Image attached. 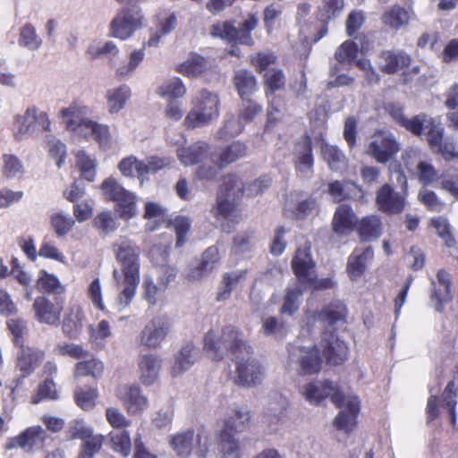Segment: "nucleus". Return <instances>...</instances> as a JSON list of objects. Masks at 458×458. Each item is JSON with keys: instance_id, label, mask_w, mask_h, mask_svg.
<instances>
[{"instance_id": "obj_44", "label": "nucleus", "mask_w": 458, "mask_h": 458, "mask_svg": "<svg viewBox=\"0 0 458 458\" xmlns=\"http://www.w3.org/2000/svg\"><path fill=\"white\" fill-rule=\"evenodd\" d=\"M217 194L240 198L243 194V184L235 174H227L224 176Z\"/></svg>"}, {"instance_id": "obj_62", "label": "nucleus", "mask_w": 458, "mask_h": 458, "mask_svg": "<svg viewBox=\"0 0 458 458\" xmlns=\"http://www.w3.org/2000/svg\"><path fill=\"white\" fill-rule=\"evenodd\" d=\"M431 225L436 228L438 235L445 241L446 246H454L455 240L450 231V225L445 218L442 216L433 218L431 220Z\"/></svg>"}, {"instance_id": "obj_42", "label": "nucleus", "mask_w": 458, "mask_h": 458, "mask_svg": "<svg viewBox=\"0 0 458 458\" xmlns=\"http://www.w3.org/2000/svg\"><path fill=\"white\" fill-rule=\"evenodd\" d=\"M121 173L125 176L138 177L141 182L146 177L145 162L140 161L134 157L123 158L119 164Z\"/></svg>"}, {"instance_id": "obj_24", "label": "nucleus", "mask_w": 458, "mask_h": 458, "mask_svg": "<svg viewBox=\"0 0 458 458\" xmlns=\"http://www.w3.org/2000/svg\"><path fill=\"white\" fill-rule=\"evenodd\" d=\"M247 146L243 142L236 140L221 148L217 152L212 153L210 155V158L212 163L217 165L218 168L224 169L230 164L245 157L247 155Z\"/></svg>"}, {"instance_id": "obj_39", "label": "nucleus", "mask_w": 458, "mask_h": 458, "mask_svg": "<svg viewBox=\"0 0 458 458\" xmlns=\"http://www.w3.org/2000/svg\"><path fill=\"white\" fill-rule=\"evenodd\" d=\"M111 448L121 454L123 456H128L131 451V437L125 429H114L109 433Z\"/></svg>"}, {"instance_id": "obj_21", "label": "nucleus", "mask_w": 458, "mask_h": 458, "mask_svg": "<svg viewBox=\"0 0 458 458\" xmlns=\"http://www.w3.org/2000/svg\"><path fill=\"white\" fill-rule=\"evenodd\" d=\"M16 368L24 376L31 375L45 358V352L30 346H18Z\"/></svg>"}, {"instance_id": "obj_49", "label": "nucleus", "mask_w": 458, "mask_h": 458, "mask_svg": "<svg viewBox=\"0 0 458 458\" xmlns=\"http://www.w3.org/2000/svg\"><path fill=\"white\" fill-rule=\"evenodd\" d=\"M93 225L99 231L103 237L114 232L117 228V223L111 211H103L93 219Z\"/></svg>"}, {"instance_id": "obj_48", "label": "nucleus", "mask_w": 458, "mask_h": 458, "mask_svg": "<svg viewBox=\"0 0 458 458\" xmlns=\"http://www.w3.org/2000/svg\"><path fill=\"white\" fill-rule=\"evenodd\" d=\"M358 54V46L351 40L344 41L335 52V62L340 64L351 65Z\"/></svg>"}, {"instance_id": "obj_38", "label": "nucleus", "mask_w": 458, "mask_h": 458, "mask_svg": "<svg viewBox=\"0 0 458 458\" xmlns=\"http://www.w3.org/2000/svg\"><path fill=\"white\" fill-rule=\"evenodd\" d=\"M246 272L243 270H235L225 273L223 276L222 286L216 295L217 301H225L231 296L233 290L236 287L241 279L245 276Z\"/></svg>"}, {"instance_id": "obj_26", "label": "nucleus", "mask_w": 458, "mask_h": 458, "mask_svg": "<svg viewBox=\"0 0 458 458\" xmlns=\"http://www.w3.org/2000/svg\"><path fill=\"white\" fill-rule=\"evenodd\" d=\"M210 146L205 141H198L187 148H179L177 157L184 165H194L203 162L208 156Z\"/></svg>"}, {"instance_id": "obj_20", "label": "nucleus", "mask_w": 458, "mask_h": 458, "mask_svg": "<svg viewBox=\"0 0 458 458\" xmlns=\"http://www.w3.org/2000/svg\"><path fill=\"white\" fill-rule=\"evenodd\" d=\"M315 263L312 260L310 248H299L292 260V267L301 284H310L315 278Z\"/></svg>"}, {"instance_id": "obj_22", "label": "nucleus", "mask_w": 458, "mask_h": 458, "mask_svg": "<svg viewBox=\"0 0 458 458\" xmlns=\"http://www.w3.org/2000/svg\"><path fill=\"white\" fill-rule=\"evenodd\" d=\"M358 225V218L352 207L346 204L339 205L332 219V230L339 236L348 235Z\"/></svg>"}, {"instance_id": "obj_16", "label": "nucleus", "mask_w": 458, "mask_h": 458, "mask_svg": "<svg viewBox=\"0 0 458 458\" xmlns=\"http://www.w3.org/2000/svg\"><path fill=\"white\" fill-rule=\"evenodd\" d=\"M210 34L226 39L229 42H236L242 45L251 46L254 41L251 31L238 27L235 28L230 21H223L213 24L210 28Z\"/></svg>"}, {"instance_id": "obj_23", "label": "nucleus", "mask_w": 458, "mask_h": 458, "mask_svg": "<svg viewBox=\"0 0 458 458\" xmlns=\"http://www.w3.org/2000/svg\"><path fill=\"white\" fill-rule=\"evenodd\" d=\"M118 396L130 414L140 413L148 406V398L141 394L138 386H121Z\"/></svg>"}, {"instance_id": "obj_40", "label": "nucleus", "mask_w": 458, "mask_h": 458, "mask_svg": "<svg viewBox=\"0 0 458 458\" xmlns=\"http://www.w3.org/2000/svg\"><path fill=\"white\" fill-rule=\"evenodd\" d=\"M344 5V0H323L318 11V17L321 21L327 23L343 13Z\"/></svg>"}, {"instance_id": "obj_60", "label": "nucleus", "mask_w": 458, "mask_h": 458, "mask_svg": "<svg viewBox=\"0 0 458 458\" xmlns=\"http://www.w3.org/2000/svg\"><path fill=\"white\" fill-rule=\"evenodd\" d=\"M454 387L456 386L454 385V382H449L447 386H445L442 397H443V405L445 408L447 409V411L449 413L450 421L453 425H455L457 420L456 411H455V406H456V400L455 396L456 394L454 392Z\"/></svg>"}, {"instance_id": "obj_55", "label": "nucleus", "mask_w": 458, "mask_h": 458, "mask_svg": "<svg viewBox=\"0 0 458 458\" xmlns=\"http://www.w3.org/2000/svg\"><path fill=\"white\" fill-rule=\"evenodd\" d=\"M301 295L302 290L299 286L289 288L281 307V312L292 316L299 309Z\"/></svg>"}, {"instance_id": "obj_57", "label": "nucleus", "mask_w": 458, "mask_h": 458, "mask_svg": "<svg viewBox=\"0 0 458 458\" xmlns=\"http://www.w3.org/2000/svg\"><path fill=\"white\" fill-rule=\"evenodd\" d=\"M40 274L41 276L37 282L40 291L54 294H60L64 292V288L56 276L46 271H41Z\"/></svg>"}, {"instance_id": "obj_5", "label": "nucleus", "mask_w": 458, "mask_h": 458, "mask_svg": "<svg viewBox=\"0 0 458 458\" xmlns=\"http://www.w3.org/2000/svg\"><path fill=\"white\" fill-rule=\"evenodd\" d=\"M192 105L184 119V125L189 129L204 127L219 116L218 96L207 89L196 94Z\"/></svg>"}, {"instance_id": "obj_1", "label": "nucleus", "mask_w": 458, "mask_h": 458, "mask_svg": "<svg viewBox=\"0 0 458 458\" xmlns=\"http://www.w3.org/2000/svg\"><path fill=\"white\" fill-rule=\"evenodd\" d=\"M204 350L214 360H220L230 352L236 364L234 383L242 387H252L264 378V369L259 362L252 358L244 360L245 355L252 352L247 344L243 334L233 326H225L221 333L209 330L204 336Z\"/></svg>"}, {"instance_id": "obj_17", "label": "nucleus", "mask_w": 458, "mask_h": 458, "mask_svg": "<svg viewBox=\"0 0 458 458\" xmlns=\"http://www.w3.org/2000/svg\"><path fill=\"white\" fill-rule=\"evenodd\" d=\"M47 438V431L40 426H33L26 428L17 437L9 438L6 449L21 448L31 451L35 445H41Z\"/></svg>"}, {"instance_id": "obj_52", "label": "nucleus", "mask_w": 458, "mask_h": 458, "mask_svg": "<svg viewBox=\"0 0 458 458\" xmlns=\"http://www.w3.org/2000/svg\"><path fill=\"white\" fill-rule=\"evenodd\" d=\"M432 124V117L426 114H419L406 120L403 126L407 131L416 136H420L426 131L427 127Z\"/></svg>"}, {"instance_id": "obj_13", "label": "nucleus", "mask_w": 458, "mask_h": 458, "mask_svg": "<svg viewBox=\"0 0 458 458\" xmlns=\"http://www.w3.org/2000/svg\"><path fill=\"white\" fill-rule=\"evenodd\" d=\"M220 254L216 246L208 247L199 259H193L187 267L186 278L199 282L208 276L219 265Z\"/></svg>"}, {"instance_id": "obj_41", "label": "nucleus", "mask_w": 458, "mask_h": 458, "mask_svg": "<svg viewBox=\"0 0 458 458\" xmlns=\"http://www.w3.org/2000/svg\"><path fill=\"white\" fill-rule=\"evenodd\" d=\"M194 431L188 429L173 437L170 444L179 456L186 457L191 452Z\"/></svg>"}, {"instance_id": "obj_32", "label": "nucleus", "mask_w": 458, "mask_h": 458, "mask_svg": "<svg viewBox=\"0 0 458 458\" xmlns=\"http://www.w3.org/2000/svg\"><path fill=\"white\" fill-rule=\"evenodd\" d=\"M233 84L242 100L248 98L257 91V81L253 73L248 70H238L233 75Z\"/></svg>"}, {"instance_id": "obj_59", "label": "nucleus", "mask_w": 458, "mask_h": 458, "mask_svg": "<svg viewBox=\"0 0 458 458\" xmlns=\"http://www.w3.org/2000/svg\"><path fill=\"white\" fill-rule=\"evenodd\" d=\"M144 47L141 49L134 50L130 54V60L128 64L122 65L116 69V75L120 79L127 78L131 76L133 71L144 59Z\"/></svg>"}, {"instance_id": "obj_51", "label": "nucleus", "mask_w": 458, "mask_h": 458, "mask_svg": "<svg viewBox=\"0 0 458 458\" xmlns=\"http://www.w3.org/2000/svg\"><path fill=\"white\" fill-rule=\"evenodd\" d=\"M261 331L266 336L275 339H283L287 334V328L283 322L275 317H268L263 320Z\"/></svg>"}, {"instance_id": "obj_27", "label": "nucleus", "mask_w": 458, "mask_h": 458, "mask_svg": "<svg viewBox=\"0 0 458 458\" xmlns=\"http://www.w3.org/2000/svg\"><path fill=\"white\" fill-rule=\"evenodd\" d=\"M199 359V350L191 342H187L174 356L172 368L173 376L176 377L189 370Z\"/></svg>"}, {"instance_id": "obj_2", "label": "nucleus", "mask_w": 458, "mask_h": 458, "mask_svg": "<svg viewBox=\"0 0 458 458\" xmlns=\"http://www.w3.org/2000/svg\"><path fill=\"white\" fill-rule=\"evenodd\" d=\"M301 394L311 404H319L327 397L337 407L343 408L334 420V426L341 431L353 430L360 412L357 396H346L331 381H313L303 386Z\"/></svg>"}, {"instance_id": "obj_35", "label": "nucleus", "mask_w": 458, "mask_h": 458, "mask_svg": "<svg viewBox=\"0 0 458 458\" xmlns=\"http://www.w3.org/2000/svg\"><path fill=\"white\" fill-rule=\"evenodd\" d=\"M85 135H90L102 148H107L111 144V134L109 127L103 123H98L94 121L86 122Z\"/></svg>"}, {"instance_id": "obj_58", "label": "nucleus", "mask_w": 458, "mask_h": 458, "mask_svg": "<svg viewBox=\"0 0 458 458\" xmlns=\"http://www.w3.org/2000/svg\"><path fill=\"white\" fill-rule=\"evenodd\" d=\"M51 224L58 236H64L72 230L75 221L69 214L60 212L51 216Z\"/></svg>"}, {"instance_id": "obj_3", "label": "nucleus", "mask_w": 458, "mask_h": 458, "mask_svg": "<svg viewBox=\"0 0 458 458\" xmlns=\"http://www.w3.org/2000/svg\"><path fill=\"white\" fill-rule=\"evenodd\" d=\"M117 261L122 265L123 274V290L119 295V305L126 308L132 301L140 284V250L134 242L127 237H120L114 243Z\"/></svg>"}, {"instance_id": "obj_64", "label": "nucleus", "mask_w": 458, "mask_h": 458, "mask_svg": "<svg viewBox=\"0 0 458 458\" xmlns=\"http://www.w3.org/2000/svg\"><path fill=\"white\" fill-rule=\"evenodd\" d=\"M81 311L78 310L75 314H71L69 317L64 318L63 322V332L65 335L70 338L77 336L81 329Z\"/></svg>"}, {"instance_id": "obj_12", "label": "nucleus", "mask_w": 458, "mask_h": 458, "mask_svg": "<svg viewBox=\"0 0 458 458\" xmlns=\"http://www.w3.org/2000/svg\"><path fill=\"white\" fill-rule=\"evenodd\" d=\"M288 353L290 362L297 364L303 375L316 374L321 369L320 351L315 345L305 347L293 344L289 346Z\"/></svg>"}, {"instance_id": "obj_14", "label": "nucleus", "mask_w": 458, "mask_h": 458, "mask_svg": "<svg viewBox=\"0 0 458 458\" xmlns=\"http://www.w3.org/2000/svg\"><path fill=\"white\" fill-rule=\"evenodd\" d=\"M237 199L217 194L216 206L212 208V213L218 221L232 222L233 225H230V223L222 224V229L225 233H230L234 227L233 225L239 222L241 216L237 208Z\"/></svg>"}, {"instance_id": "obj_6", "label": "nucleus", "mask_w": 458, "mask_h": 458, "mask_svg": "<svg viewBox=\"0 0 458 458\" xmlns=\"http://www.w3.org/2000/svg\"><path fill=\"white\" fill-rule=\"evenodd\" d=\"M144 22L145 18L140 6L136 4L123 6L118 10L110 22V35L122 40L128 39L143 28Z\"/></svg>"}, {"instance_id": "obj_33", "label": "nucleus", "mask_w": 458, "mask_h": 458, "mask_svg": "<svg viewBox=\"0 0 458 458\" xmlns=\"http://www.w3.org/2000/svg\"><path fill=\"white\" fill-rule=\"evenodd\" d=\"M382 22L391 30H398L409 24V12L399 5L391 6L381 17Z\"/></svg>"}, {"instance_id": "obj_47", "label": "nucleus", "mask_w": 458, "mask_h": 458, "mask_svg": "<svg viewBox=\"0 0 458 458\" xmlns=\"http://www.w3.org/2000/svg\"><path fill=\"white\" fill-rule=\"evenodd\" d=\"M208 68V61L199 55H191L185 61L180 67V72L187 76H199L203 73Z\"/></svg>"}, {"instance_id": "obj_9", "label": "nucleus", "mask_w": 458, "mask_h": 458, "mask_svg": "<svg viewBox=\"0 0 458 458\" xmlns=\"http://www.w3.org/2000/svg\"><path fill=\"white\" fill-rule=\"evenodd\" d=\"M106 199L115 202L121 209V217L128 220L136 214V196L126 190L115 179L109 177L101 183Z\"/></svg>"}, {"instance_id": "obj_54", "label": "nucleus", "mask_w": 458, "mask_h": 458, "mask_svg": "<svg viewBox=\"0 0 458 458\" xmlns=\"http://www.w3.org/2000/svg\"><path fill=\"white\" fill-rule=\"evenodd\" d=\"M77 165L80 167L81 176L89 182H92L96 175V162L90 158L83 150H80L77 155Z\"/></svg>"}, {"instance_id": "obj_53", "label": "nucleus", "mask_w": 458, "mask_h": 458, "mask_svg": "<svg viewBox=\"0 0 458 458\" xmlns=\"http://www.w3.org/2000/svg\"><path fill=\"white\" fill-rule=\"evenodd\" d=\"M264 78L267 97L284 87L285 78L280 69L267 70L264 74Z\"/></svg>"}, {"instance_id": "obj_36", "label": "nucleus", "mask_w": 458, "mask_h": 458, "mask_svg": "<svg viewBox=\"0 0 458 458\" xmlns=\"http://www.w3.org/2000/svg\"><path fill=\"white\" fill-rule=\"evenodd\" d=\"M323 158L327 162L329 168L335 172H341L346 167V157L335 146L323 144L321 148Z\"/></svg>"}, {"instance_id": "obj_45", "label": "nucleus", "mask_w": 458, "mask_h": 458, "mask_svg": "<svg viewBox=\"0 0 458 458\" xmlns=\"http://www.w3.org/2000/svg\"><path fill=\"white\" fill-rule=\"evenodd\" d=\"M42 44L36 33L34 26L30 23H26L20 30L19 45L30 50H37Z\"/></svg>"}, {"instance_id": "obj_61", "label": "nucleus", "mask_w": 458, "mask_h": 458, "mask_svg": "<svg viewBox=\"0 0 458 458\" xmlns=\"http://www.w3.org/2000/svg\"><path fill=\"white\" fill-rule=\"evenodd\" d=\"M263 111L262 106L253 99L244 98L239 112V116L246 124L253 121V119Z\"/></svg>"}, {"instance_id": "obj_30", "label": "nucleus", "mask_w": 458, "mask_h": 458, "mask_svg": "<svg viewBox=\"0 0 458 458\" xmlns=\"http://www.w3.org/2000/svg\"><path fill=\"white\" fill-rule=\"evenodd\" d=\"M327 192L336 203L345 199H360L363 198L361 187L351 181H334L328 184Z\"/></svg>"}, {"instance_id": "obj_25", "label": "nucleus", "mask_w": 458, "mask_h": 458, "mask_svg": "<svg viewBox=\"0 0 458 458\" xmlns=\"http://www.w3.org/2000/svg\"><path fill=\"white\" fill-rule=\"evenodd\" d=\"M162 367L161 358L153 353L140 355L139 358V369L140 381L145 386L153 385L158 378Z\"/></svg>"}, {"instance_id": "obj_34", "label": "nucleus", "mask_w": 458, "mask_h": 458, "mask_svg": "<svg viewBox=\"0 0 458 458\" xmlns=\"http://www.w3.org/2000/svg\"><path fill=\"white\" fill-rule=\"evenodd\" d=\"M359 233L362 241H373L381 234V221L377 216L363 217L359 223Z\"/></svg>"}, {"instance_id": "obj_43", "label": "nucleus", "mask_w": 458, "mask_h": 458, "mask_svg": "<svg viewBox=\"0 0 458 458\" xmlns=\"http://www.w3.org/2000/svg\"><path fill=\"white\" fill-rule=\"evenodd\" d=\"M162 98H169V99L181 98L186 94V88L181 79L175 77L163 83L157 90Z\"/></svg>"}, {"instance_id": "obj_8", "label": "nucleus", "mask_w": 458, "mask_h": 458, "mask_svg": "<svg viewBox=\"0 0 458 458\" xmlns=\"http://www.w3.org/2000/svg\"><path fill=\"white\" fill-rule=\"evenodd\" d=\"M396 181L401 185V191H396L390 184L385 183L376 193L378 210L387 215L400 214L406 206L407 178L404 174H399Z\"/></svg>"}, {"instance_id": "obj_46", "label": "nucleus", "mask_w": 458, "mask_h": 458, "mask_svg": "<svg viewBox=\"0 0 458 458\" xmlns=\"http://www.w3.org/2000/svg\"><path fill=\"white\" fill-rule=\"evenodd\" d=\"M245 123L240 116L235 118L232 115L228 118L223 127H221L216 132V139L218 140H227L229 138H233L238 136L244 129Z\"/></svg>"}, {"instance_id": "obj_10", "label": "nucleus", "mask_w": 458, "mask_h": 458, "mask_svg": "<svg viewBox=\"0 0 458 458\" xmlns=\"http://www.w3.org/2000/svg\"><path fill=\"white\" fill-rule=\"evenodd\" d=\"M237 415L242 420L240 424L235 425L233 420H225L221 430L219 446L223 458H240L241 456L240 440L236 434L247 428L250 416L243 411H238Z\"/></svg>"}, {"instance_id": "obj_31", "label": "nucleus", "mask_w": 458, "mask_h": 458, "mask_svg": "<svg viewBox=\"0 0 458 458\" xmlns=\"http://www.w3.org/2000/svg\"><path fill=\"white\" fill-rule=\"evenodd\" d=\"M296 170L304 177H310L313 172L314 158L311 140L309 137L296 145Z\"/></svg>"}, {"instance_id": "obj_11", "label": "nucleus", "mask_w": 458, "mask_h": 458, "mask_svg": "<svg viewBox=\"0 0 458 458\" xmlns=\"http://www.w3.org/2000/svg\"><path fill=\"white\" fill-rule=\"evenodd\" d=\"M172 328L170 318L166 315L153 317L142 328L139 335L140 344L151 350L161 348Z\"/></svg>"}, {"instance_id": "obj_7", "label": "nucleus", "mask_w": 458, "mask_h": 458, "mask_svg": "<svg viewBox=\"0 0 458 458\" xmlns=\"http://www.w3.org/2000/svg\"><path fill=\"white\" fill-rule=\"evenodd\" d=\"M50 131V121L46 112L36 106L26 109L23 114H17L13 121V135L17 140L26 137H37L43 131Z\"/></svg>"}, {"instance_id": "obj_63", "label": "nucleus", "mask_w": 458, "mask_h": 458, "mask_svg": "<svg viewBox=\"0 0 458 458\" xmlns=\"http://www.w3.org/2000/svg\"><path fill=\"white\" fill-rule=\"evenodd\" d=\"M4 174L7 178H15L24 173V168L19 158L13 155H4Z\"/></svg>"}, {"instance_id": "obj_19", "label": "nucleus", "mask_w": 458, "mask_h": 458, "mask_svg": "<svg viewBox=\"0 0 458 458\" xmlns=\"http://www.w3.org/2000/svg\"><path fill=\"white\" fill-rule=\"evenodd\" d=\"M89 113V108L88 106L74 102L61 111V118L67 130L83 133L85 131L84 123L91 121L86 118Z\"/></svg>"}, {"instance_id": "obj_37", "label": "nucleus", "mask_w": 458, "mask_h": 458, "mask_svg": "<svg viewBox=\"0 0 458 458\" xmlns=\"http://www.w3.org/2000/svg\"><path fill=\"white\" fill-rule=\"evenodd\" d=\"M130 97L131 89L126 85L108 90L106 98L109 112L111 114H116L121 111Z\"/></svg>"}, {"instance_id": "obj_28", "label": "nucleus", "mask_w": 458, "mask_h": 458, "mask_svg": "<svg viewBox=\"0 0 458 458\" xmlns=\"http://www.w3.org/2000/svg\"><path fill=\"white\" fill-rule=\"evenodd\" d=\"M399 150V144L392 136L384 137L380 141H372L368 148L369 154L382 164L389 162Z\"/></svg>"}, {"instance_id": "obj_4", "label": "nucleus", "mask_w": 458, "mask_h": 458, "mask_svg": "<svg viewBox=\"0 0 458 458\" xmlns=\"http://www.w3.org/2000/svg\"><path fill=\"white\" fill-rule=\"evenodd\" d=\"M345 309L344 306H327L315 316L325 327L322 338L323 354L327 363L338 365L347 359L348 347L344 342L334 334L337 326L344 324Z\"/></svg>"}, {"instance_id": "obj_18", "label": "nucleus", "mask_w": 458, "mask_h": 458, "mask_svg": "<svg viewBox=\"0 0 458 458\" xmlns=\"http://www.w3.org/2000/svg\"><path fill=\"white\" fill-rule=\"evenodd\" d=\"M377 64L382 72L394 74L411 64V56L401 49L383 50L378 55Z\"/></svg>"}, {"instance_id": "obj_15", "label": "nucleus", "mask_w": 458, "mask_h": 458, "mask_svg": "<svg viewBox=\"0 0 458 458\" xmlns=\"http://www.w3.org/2000/svg\"><path fill=\"white\" fill-rule=\"evenodd\" d=\"M33 309L38 322L52 326L57 325L61 318L63 301L56 298L53 302L44 296H39L34 301Z\"/></svg>"}, {"instance_id": "obj_56", "label": "nucleus", "mask_w": 458, "mask_h": 458, "mask_svg": "<svg viewBox=\"0 0 458 458\" xmlns=\"http://www.w3.org/2000/svg\"><path fill=\"white\" fill-rule=\"evenodd\" d=\"M27 377L21 373L6 382L5 386L10 391L9 397L12 402L16 403L20 398L27 394L28 389L25 386V378Z\"/></svg>"}, {"instance_id": "obj_29", "label": "nucleus", "mask_w": 458, "mask_h": 458, "mask_svg": "<svg viewBox=\"0 0 458 458\" xmlns=\"http://www.w3.org/2000/svg\"><path fill=\"white\" fill-rule=\"evenodd\" d=\"M373 258L372 247L368 246L363 250L356 248L348 259L347 269L350 278L353 281L360 277L366 270L368 262Z\"/></svg>"}, {"instance_id": "obj_50", "label": "nucleus", "mask_w": 458, "mask_h": 458, "mask_svg": "<svg viewBox=\"0 0 458 458\" xmlns=\"http://www.w3.org/2000/svg\"><path fill=\"white\" fill-rule=\"evenodd\" d=\"M104 370V364L98 360H89L87 361L78 362L75 366V377L91 376L98 377Z\"/></svg>"}]
</instances>
